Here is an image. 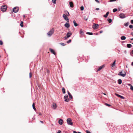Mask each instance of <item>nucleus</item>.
Returning a JSON list of instances; mask_svg holds the SVG:
<instances>
[{
	"mask_svg": "<svg viewBox=\"0 0 133 133\" xmlns=\"http://www.w3.org/2000/svg\"><path fill=\"white\" fill-rule=\"evenodd\" d=\"M61 132V131L60 130H59L57 133H60Z\"/></svg>",
	"mask_w": 133,
	"mask_h": 133,
	"instance_id": "nucleus-53",
	"label": "nucleus"
},
{
	"mask_svg": "<svg viewBox=\"0 0 133 133\" xmlns=\"http://www.w3.org/2000/svg\"><path fill=\"white\" fill-rule=\"evenodd\" d=\"M60 44L63 46H64L65 45H66V44H64L63 43H60Z\"/></svg>",
	"mask_w": 133,
	"mask_h": 133,
	"instance_id": "nucleus-32",
	"label": "nucleus"
},
{
	"mask_svg": "<svg viewBox=\"0 0 133 133\" xmlns=\"http://www.w3.org/2000/svg\"><path fill=\"white\" fill-rule=\"evenodd\" d=\"M23 22L22 21L21 22V23L20 24V25L22 27H23Z\"/></svg>",
	"mask_w": 133,
	"mask_h": 133,
	"instance_id": "nucleus-29",
	"label": "nucleus"
},
{
	"mask_svg": "<svg viewBox=\"0 0 133 133\" xmlns=\"http://www.w3.org/2000/svg\"><path fill=\"white\" fill-rule=\"evenodd\" d=\"M127 47L129 48H130L131 46V45L130 44H127Z\"/></svg>",
	"mask_w": 133,
	"mask_h": 133,
	"instance_id": "nucleus-25",
	"label": "nucleus"
},
{
	"mask_svg": "<svg viewBox=\"0 0 133 133\" xmlns=\"http://www.w3.org/2000/svg\"><path fill=\"white\" fill-rule=\"evenodd\" d=\"M7 8V7L6 5H3L1 7V10L3 12L5 11Z\"/></svg>",
	"mask_w": 133,
	"mask_h": 133,
	"instance_id": "nucleus-3",
	"label": "nucleus"
},
{
	"mask_svg": "<svg viewBox=\"0 0 133 133\" xmlns=\"http://www.w3.org/2000/svg\"><path fill=\"white\" fill-rule=\"evenodd\" d=\"M19 9V8L16 6L14 8L13 10V11L15 13H16L18 12Z\"/></svg>",
	"mask_w": 133,
	"mask_h": 133,
	"instance_id": "nucleus-7",
	"label": "nucleus"
},
{
	"mask_svg": "<svg viewBox=\"0 0 133 133\" xmlns=\"http://www.w3.org/2000/svg\"><path fill=\"white\" fill-rule=\"evenodd\" d=\"M128 85L129 86H130V87H131V86H132V85L130 84H128Z\"/></svg>",
	"mask_w": 133,
	"mask_h": 133,
	"instance_id": "nucleus-55",
	"label": "nucleus"
},
{
	"mask_svg": "<svg viewBox=\"0 0 133 133\" xmlns=\"http://www.w3.org/2000/svg\"><path fill=\"white\" fill-rule=\"evenodd\" d=\"M58 123L60 125H62L63 123V121L62 119H60L58 121Z\"/></svg>",
	"mask_w": 133,
	"mask_h": 133,
	"instance_id": "nucleus-13",
	"label": "nucleus"
},
{
	"mask_svg": "<svg viewBox=\"0 0 133 133\" xmlns=\"http://www.w3.org/2000/svg\"><path fill=\"white\" fill-rule=\"evenodd\" d=\"M118 75L119 76H121L123 77H124L126 76V73L124 72L123 73L122 71H121L119 72Z\"/></svg>",
	"mask_w": 133,
	"mask_h": 133,
	"instance_id": "nucleus-5",
	"label": "nucleus"
},
{
	"mask_svg": "<svg viewBox=\"0 0 133 133\" xmlns=\"http://www.w3.org/2000/svg\"><path fill=\"white\" fill-rule=\"evenodd\" d=\"M131 35H132V36H133V32H131Z\"/></svg>",
	"mask_w": 133,
	"mask_h": 133,
	"instance_id": "nucleus-60",
	"label": "nucleus"
},
{
	"mask_svg": "<svg viewBox=\"0 0 133 133\" xmlns=\"http://www.w3.org/2000/svg\"><path fill=\"white\" fill-rule=\"evenodd\" d=\"M67 123L68 125H72L73 123L72 122V120L70 118H68L67 119Z\"/></svg>",
	"mask_w": 133,
	"mask_h": 133,
	"instance_id": "nucleus-1",
	"label": "nucleus"
},
{
	"mask_svg": "<svg viewBox=\"0 0 133 133\" xmlns=\"http://www.w3.org/2000/svg\"><path fill=\"white\" fill-rule=\"evenodd\" d=\"M52 106L54 109H55L56 108L57 106L55 103H53L52 105Z\"/></svg>",
	"mask_w": 133,
	"mask_h": 133,
	"instance_id": "nucleus-15",
	"label": "nucleus"
},
{
	"mask_svg": "<svg viewBox=\"0 0 133 133\" xmlns=\"http://www.w3.org/2000/svg\"><path fill=\"white\" fill-rule=\"evenodd\" d=\"M116 95L117 96H118V97H120L121 98H122V99H124V97L121 95H119L117 94H116Z\"/></svg>",
	"mask_w": 133,
	"mask_h": 133,
	"instance_id": "nucleus-17",
	"label": "nucleus"
},
{
	"mask_svg": "<svg viewBox=\"0 0 133 133\" xmlns=\"http://www.w3.org/2000/svg\"><path fill=\"white\" fill-rule=\"evenodd\" d=\"M39 114L40 115H42V114H41V113H39Z\"/></svg>",
	"mask_w": 133,
	"mask_h": 133,
	"instance_id": "nucleus-58",
	"label": "nucleus"
},
{
	"mask_svg": "<svg viewBox=\"0 0 133 133\" xmlns=\"http://www.w3.org/2000/svg\"><path fill=\"white\" fill-rule=\"evenodd\" d=\"M64 26L66 28H68L70 27V25L69 23H66L65 24Z\"/></svg>",
	"mask_w": 133,
	"mask_h": 133,
	"instance_id": "nucleus-14",
	"label": "nucleus"
},
{
	"mask_svg": "<svg viewBox=\"0 0 133 133\" xmlns=\"http://www.w3.org/2000/svg\"><path fill=\"white\" fill-rule=\"evenodd\" d=\"M86 132L87 133H91V132L88 130H86Z\"/></svg>",
	"mask_w": 133,
	"mask_h": 133,
	"instance_id": "nucleus-46",
	"label": "nucleus"
},
{
	"mask_svg": "<svg viewBox=\"0 0 133 133\" xmlns=\"http://www.w3.org/2000/svg\"><path fill=\"white\" fill-rule=\"evenodd\" d=\"M109 11H108V12H107V13H106V15H109Z\"/></svg>",
	"mask_w": 133,
	"mask_h": 133,
	"instance_id": "nucleus-50",
	"label": "nucleus"
},
{
	"mask_svg": "<svg viewBox=\"0 0 133 133\" xmlns=\"http://www.w3.org/2000/svg\"><path fill=\"white\" fill-rule=\"evenodd\" d=\"M31 72H30L29 73V77L30 78L31 77Z\"/></svg>",
	"mask_w": 133,
	"mask_h": 133,
	"instance_id": "nucleus-43",
	"label": "nucleus"
},
{
	"mask_svg": "<svg viewBox=\"0 0 133 133\" xmlns=\"http://www.w3.org/2000/svg\"><path fill=\"white\" fill-rule=\"evenodd\" d=\"M80 34L82 35H83L84 34L83 32L82 31V29H81L80 30Z\"/></svg>",
	"mask_w": 133,
	"mask_h": 133,
	"instance_id": "nucleus-27",
	"label": "nucleus"
},
{
	"mask_svg": "<svg viewBox=\"0 0 133 133\" xmlns=\"http://www.w3.org/2000/svg\"><path fill=\"white\" fill-rule=\"evenodd\" d=\"M133 40V38H132V39H131V41H132V40Z\"/></svg>",
	"mask_w": 133,
	"mask_h": 133,
	"instance_id": "nucleus-64",
	"label": "nucleus"
},
{
	"mask_svg": "<svg viewBox=\"0 0 133 133\" xmlns=\"http://www.w3.org/2000/svg\"><path fill=\"white\" fill-rule=\"evenodd\" d=\"M105 104L106 105H107V106H108V107H109V106H110V105L108 103H106Z\"/></svg>",
	"mask_w": 133,
	"mask_h": 133,
	"instance_id": "nucleus-41",
	"label": "nucleus"
},
{
	"mask_svg": "<svg viewBox=\"0 0 133 133\" xmlns=\"http://www.w3.org/2000/svg\"><path fill=\"white\" fill-rule=\"evenodd\" d=\"M73 23L75 26H76L78 25V24L76 23V22L75 21H73Z\"/></svg>",
	"mask_w": 133,
	"mask_h": 133,
	"instance_id": "nucleus-21",
	"label": "nucleus"
},
{
	"mask_svg": "<svg viewBox=\"0 0 133 133\" xmlns=\"http://www.w3.org/2000/svg\"><path fill=\"white\" fill-rule=\"evenodd\" d=\"M86 34H87L90 35H93V33L92 32H87Z\"/></svg>",
	"mask_w": 133,
	"mask_h": 133,
	"instance_id": "nucleus-31",
	"label": "nucleus"
},
{
	"mask_svg": "<svg viewBox=\"0 0 133 133\" xmlns=\"http://www.w3.org/2000/svg\"><path fill=\"white\" fill-rule=\"evenodd\" d=\"M103 31L102 30H101L99 32L100 33H102L103 32Z\"/></svg>",
	"mask_w": 133,
	"mask_h": 133,
	"instance_id": "nucleus-54",
	"label": "nucleus"
},
{
	"mask_svg": "<svg viewBox=\"0 0 133 133\" xmlns=\"http://www.w3.org/2000/svg\"><path fill=\"white\" fill-rule=\"evenodd\" d=\"M40 122L42 123H43V121H40Z\"/></svg>",
	"mask_w": 133,
	"mask_h": 133,
	"instance_id": "nucleus-59",
	"label": "nucleus"
},
{
	"mask_svg": "<svg viewBox=\"0 0 133 133\" xmlns=\"http://www.w3.org/2000/svg\"><path fill=\"white\" fill-rule=\"evenodd\" d=\"M129 27L130 29H132L133 27V26L132 25H130L129 26Z\"/></svg>",
	"mask_w": 133,
	"mask_h": 133,
	"instance_id": "nucleus-36",
	"label": "nucleus"
},
{
	"mask_svg": "<svg viewBox=\"0 0 133 133\" xmlns=\"http://www.w3.org/2000/svg\"><path fill=\"white\" fill-rule=\"evenodd\" d=\"M69 4L71 7L72 8L74 6L72 2H70Z\"/></svg>",
	"mask_w": 133,
	"mask_h": 133,
	"instance_id": "nucleus-18",
	"label": "nucleus"
},
{
	"mask_svg": "<svg viewBox=\"0 0 133 133\" xmlns=\"http://www.w3.org/2000/svg\"><path fill=\"white\" fill-rule=\"evenodd\" d=\"M122 81L120 79H119L118 80V84H120L122 83Z\"/></svg>",
	"mask_w": 133,
	"mask_h": 133,
	"instance_id": "nucleus-22",
	"label": "nucleus"
},
{
	"mask_svg": "<svg viewBox=\"0 0 133 133\" xmlns=\"http://www.w3.org/2000/svg\"><path fill=\"white\" fill-rule=\"evenodd\" d=\"M72 33L70 32H67L66 34V36H65L64 37V39H66L67 38L70 37L72 35Z\"/></svg>",
	"mask_w": 133,
	"mask_h": 133,
	"instance_id": "nucleus-4",
	"label": "nucleus"
},
{
	"mask_svg": "<svg viewBox=\"0 0 133 133\" xmlns=\"http://www.w3.org/2000/svg\"><path fill=\"white\" fill-rule=\"evenodd\" d=\"M71 41V39L69 40L68 41H67V43H70Z\"/></svg>",
	"mask_w": 133,
	"mask_h": 133,
	"instance_id": "nucleus-35",
	"label": "nucleus"
},
{
	"mask_svg": "<svg viewBox=\"0 0 133 133\" xmlns=\"http://www.w3.org/2000/svg\"><path fill=\"white\" fill-rule=\"evenodd\" d=\"M56 0H52V2L54 3V4H56Z\"/></svg>",
	"mask_w": 133,
	"mask_h": 133,
	"instance_id": "nucleus-37",
	"label": "nucleus"
},
{
	"mask_svg": "<svg viewBox=\"0 0 133 133\" xmlns=\"http://www.w3.org/2000/svg\"><path fill=\"white\" fill-rule=\"evenodd\" d=\"M99 10V9L98 8H96V10Z\"/></svg>",
	"mask_w": 133,
	"mask_h": 133,
	"instance_id": "nucleus-51",
	"label": "nucleus"
},
{
	"mask_svg": "<svg viewBox=\"0 0 133 133\" xmlns=\"http://www.w3.org/2000/svg\"><path fill=\"white\" fill-rule=\"evenodd\" d=\"M116 0H110L109 2H112L113 1H116Z\"/></svg>",
	"mask_w": 133,
	"mask_h": 133,
	"instance_id": "nucleus-44",
	"label": "nucleus"
},
{
	"mask_svg": "<svg viewBox=\"0 0 133 133\" xmlns=\"http://www.w3.org/2000/svg\"><path fill=\"white\" fill-rule=\"evenodd\" d=\"M62 90L63 92V94H65V89L64 88V87L62 88Z\"/></svg>",
	"mask_w": 133,
	"mask_h": 133,
	"instance_id": "nucleus-23",
	"label": "nucleus"
},
{
	"mask_svg": "<svg viewBox=\"0 0 133 133\" xmlns=\"http://www.w3.org/2000/svg\"><path fill=\"white\" fill-rule=\"evenodd\" d=\"M63 17L64 19L67 22H69V19L67 17V16L65 15V14H63Z\"/></svg>",
	"mask_w": 133,
	"mask_h": 133,
	"instance_id": "nucleus-6",
	"label": "nucleus"
},
{
	"mask_svg": "<svg viewBox=\"0 0 133 133\" xmlns=\"http://www.w3.org/2000/svg\"><path fill=\"white\" fill-rule=\"evenodd\" d=\"M116 60H115L114 62L112 64H111V68L112 67H114V66H115V63L116 62Z\"/></svg>",
	"mask_w": 133,
	"mask_h": 133,
	"instance_id": "nucleus-12",
	"label": "nucleus"
},
{
	"mask_svg": "<svg viewBox=\"0 0 133 133\" xmlns=\"http://www.w3.org/2000/svg\"><path fill=\"white\" fill-rule=\"evenodd\" d=\"M68 95H65L64 97V98L65 99V101L66 102H68L69 101V100L68 98Z\"/></svg>",
	"mask_w": 133,
	"mask_h": 133,
	"instance_id": "nucleus-10",
	"label": "nucleus"
},
{
	"mask_svg": "<svg viewBox=\"0 0 133 133\" xmlns=\"http://www.w3.org/2000/svg\"><path fill=\"white\" fill-rule=\"evenodd\" d=\"M65 15L67 16H69L70 14L68 11H65Z\"/></svg>",
	"mask_w": 133,
	"mask_h": 133,
	"instance_id": "nucleus-19",
	"label": "nucleus"
},
{
	"mask_svg": "<svg viewBox=\"0 0 133 133\" xmlns=\"http://www.w3.org/2000/svg\"><path fill=\"white\" fill-rule=\"evenodd\" d=\"M108 16V15H106V14L104 15H103L104 17L105 18H107V17Z\"/></svg>",
	"mask_w": 133,
	"mask_h": 133,
	"instance_id": "nucleus-40",
	"label": "nucleus"
},
{
	"mask_svg": "<svg viewBox=\"0 0 133 133\" xmlns=\"http://www.w3.org/2000/svg\"><path fill=\"white\" fill-rule=\"evenodd\" d=\"M77 133H81V132H78Z\"/></svg>",
	"mask_w": 133,
	"mask_h": 133,
	"instance_id": "nucleus-63",
	"label": "nucleus"
},
{
	"mask_svg": "<svg viewBox=\"0 0 133 133\" xmlns=\"http://www.w3.org/2000/svg\"><path fill=\"white\" fill-rule=\"evenodd\" d=\"M99 26L98 24H94L92 26V28L94 29H96L98 28V27Z\"/></svg>",
	"mask_w": 133,
	"mask_h": 133,
	"instance_id": "nucleus-8",
	"label": "nucleus"
},
{
	"mask_svg": "<svg viewBox=\"0 0 133 133\" xmlns=\"http://www.w3.org/2000/svg\"><path fill=\"white\" fill-rule=\"evenodd\" d=\"M68 94L69 96L71 94H70V93L69 91L68 92Z\"/></svg>",
	"mask_w": 133,
	"mask_h": 133,
	"instance_id": "nucleus-52",
	"label": "nucleus"
},
{
	"mask_svg": "<svg viewBox=\"0 0 133 133\" xmlns=\"http://www.w3.org/2000/svg\"><path fill=\"white\" fill-rule=\"evenodd\" d=\"M121 39L123 40H125L126 39V37L125 36H122L121 37Z\"/></svg>",
	"mask_w": 133,
	"mask_h": 133,
	"instance_id": "nucleus-20",
	"label": "nucleus"
},
{
	"mask_svg": "<svg viewBox=\"0 0 133 133\" xmlns=\"http://www.w3.org/2000/svg\"><path fill=\"white\" fill-rule=\"evenodd\" d=\"M54 28H52L51 29L50 31L47 33L48 35L51 36L54 33Z\"/></svg>",
	"mask_w": 133,
	"mask_h": 133,
	"instance_id": "nucleus-2",
	"label": "nucleus"
},
{
	"mask_svg": "<svg viewBox=\"0 0 133 133\" xmlns=\"http://www.w3.org/2000/svg\"><path fill=\"white\" fill-rule=\"evenodd\" d=\"M49 50L51 53L53 54L54 55H56V53L55 52L54 50L51 48H50Z\"/></svg>",
	"mask_w": 133,
	"mask_h": 133,
	"instance_id": "nucleus-11",
	"label": "nucleus"
},
{
	"mask_svg": "<svg viewBox=\"0 0 133 133\" xmlns=\"http://www.w3.org/2000/svg\"><path fill=\"white\" fill-rule=\"evenodd\" d=\"M131 52L133 54V49L132 50Z\"/></svg>",
	"mask_w": 133,
	"mask_h": 133,
	"instance_id": "nucleus-61",
	"label": "nucleus"
},
{
	"mask_svg": "<svg viewBox=\"0 0 133 133\" xmlns=\"http://www.w3.org/2000/svg\"><path fill=\"white\" fill-rule=\"evenodd\" d=\"M120 17L122 19L125 18L126 17L125 14L123 13H121L119 15Z\"/></svg>",
	"mask_w": 133,
	"mask_h": 133,
	"instance_id": "nucleus-9",
	"label": "nucleus"
},
{
	"mask_svg": "<svg viewBox=\"0 0 133 133\" xmlns=\"http://www.w3.org/2000/svg\"><path fill=\"white\" fill-rule=\"evenodd\" d=\"M80 9L81 10H83L84 9V8L83 6H81L80 7Z\"/></svg>",
	"mask_w": 133,
	"mask_h": 133,
	"instance_id": "nucleus-34",
	"label": "nucleus"
},
{
	"mask_svg": "<svg viewBox=\"0 0 133 133\" xmlns=\"http://www.w3.org/2000/svg\"><path fill=\"white\" fill-rule=\"evenodd\" d=\"M24 17H25V15H24L23 16Z\"/></svg>",
	"mask_w": 133,
	"mask_h": 133,
	"instance_id": "nucleus-62",
	"label": "nucleus"
},
{
	"mask_svg": "<svg viewBox=\"0 0 133 133\" xmlns=\"http://www.w3.org/2000/svg\"><path fill=\"white\" fill-rule=\"evenodd\" d=\"M108 22L109 23H110L112 22V19H109L108 20Z\"/></svg>",
	"mask_w": 133,
	"mask_h": 133,
	"instance_id": "nucleus-33",
	"label": "nucleus"
},
{
	"mask_svg": "<svg viewBox=\"0 0 133 133\" xmlns=\"http://www.w3.org/2000/svg\"><path fill=\"white\" fill-rule=\"evenodd\" d=\"M69 97L70 98H71V99L73 97H72V96L71 94L70 95H69Z\"/></svg>",
	"mask_w": 133,
	"mask_h": 133,
	"instance_id": "nucleus-38",
	"label": "nucleus"
},
{
	"mask_svg": "<svg viewBox=\"0 0 133 133\" xmlns=\"http://www.w3.org/2000/svg\"><path fill=\"white\" fill-rule=\"evenodd\" d=\"M117 11V9L116 8L114 9L113 10V12H115Z\"/></svg>",
	"mask_w": 133,
	"mask_h": 133,
	"instance_id": "nucleus-30",
	"label": "nucleus"
},
{
	"mask_svg": "<svg viewBox=\"0 0 133 133\" xmlns=\"http://www.w3.org/2000/svg\"><path fill=\"white\" fill-rule=\"evenodd\" d=\"M109 11H108V12H107V13H106V15H109Z\"/></svg>",
	"mask_w": 133,
	"mask_h": 133,
	"instance_id": "nucleus-49",
	"label": "nucleus"
},
{
	"mask_svg": "<svg viewBox=\"0 0 133 133\" xmlns=\"http://www.w3.org/2000/svg\"><path fill=\"white\" fill-rule=\"evenodd\" d=\"M84 19L85 21H87L88 19V17L86 16H85L84 17Z\"/></svg>",
	"mask_w": 133,
	"mask_h": 133,
	"instance_id": "nucleus-28",
	"label": "nucleus"
},
{
	"mask_svg": "<svg viewBox=\"0 0 133 133\" xmlns=\"http://www.w3.org/2000/svg\"><path fill=\"white\" fill-rule=\"evenodd\" d=\"M49 72H50L47 69V71H46L47 73L48 74H49Z\"/></svg>",
	"mask_w": 133,
	"mask_h": 133,
	"instance_id": "nucleus-45",
	"label": "nucleus"
},
{
	"mask_svg": "<svg viewBox=\"0 0 133 133\" xmlns=\"http://www.w3.org/2000/svg\"><path fill=\"white\" fill-rule=\"evenodd\" d=\"M73 132L74 133H77V132L76 131H73Z\"/></svg>",
	"mask_w": 133,
	"mask_h": 133,
	"instance_id": "nucleus-56",
	"label": "nucleus"
},
{
	"mask_svg": "<svg viewBox=\"0 0 133 133\" xmlns=\"http://www.w3.org/2000/svg\"><path fill=\"white\" fill-rule=\"evenodd\" d=\"M130 22L131 24H133V20H131L130 21Z\"/></svg>",
	"mask_w": 133,
	"mask_h": 133,
	"instance_id": "nucleus-48",
	"label": "nucleus"
},
{
	"mask_svg": "<svg viewBox=\"0 0 133 133\" xmlns=\"http://www.w3.org/2000/svg\"><path fill=\"white\" fill-rule=\"evenodd\" d=\"M32 107L34 110H36V109L35 107V103H34L32 104Z\"/></svg>",
	"mask_w": 133,
	"mask_h": 133,
	"instance_id": "nucleus-26",
	"label": "nucleus"
},
{
	"mask_svg": "<svg viewBox=\"0 0 133 133\" xmlns=\"http://www.w3.org/2000/svg\"><path fill=\"white\" fill-rule=\"evenodd\" d=\"M131 65L133 66V62L131 64Z\"/></svg>",
	"mask_w": 133,
	"mask_h": 133,
	"instance_id": "nucleus-57",
	"label": "nucleus"
},
{
	"mask_svg": "<svg viewBox=\"0 0 133 133\" xmlns=\"http://www.w3.org/2000/svg\"><path fill=\"white\" fill-rule=\"evenodd\" d=\"M104 65H102L99 67L98 69H97V71H99L101 70L104 67Z\"/></svg>",
	"mask_w": 133,
	"mask_h": 133,
	"instance_id": "nucleus-16",
	"label": "nucleus"
},
{
	"mask_svg": "<svg viewBox=\"0 0 133 133\" xmlns=\"http://www.w3.org/2000/svg\"><path fill=\"white\" fill-rule=\"evenodd\" d=\"M96 2H97L98 3H99V1L98 0H95Z\"/></svg>",
	"mask_w": 133,
	"mask_h": 133,
	"instance_id": "nucleus-47",
	"label": "nucleus"
},
{
	"mask_svg": "<svg viewBox=\"0 0 133 133\" xmlns=\"http://www.w3.org/2000/svg\"><path fill=\"white\" fill-rule=\"evenodd\" d=\"M130 89L132 90H133V87L132 85L130 87Z\"/></svg>",
	"mask_w": 133,
	"mask_h": 133,
	"instance_id": "nucleus-42",
	"label": "nucleus"
},
{
	"mask_svg": "<svg viewBox=\"0 0 133 133\" xmlns=\"http://www.w3.org/2000/svg\"><path fill=\"white\" fill-rule=\"evenodd\" d=\"M3 44V43L2 41L1 40H0V45H2Z\"/></svg>",
	"mask_w": 133,
	"mask_h": 133,
	"instance_id": "nucleus-39",
	"label": "nucleus"
},
{
	"mask_svg": "<svg viewBox=\"0 0 133 133\" xmlns=\"http://www.w3.org/2000/svg\"><path fill=\"white\" fill-rule=\"evenodd\" d=\"M129 24V22H128L124 24V25L125 26H128Z\"/></svg>",
	"mask_w": 133,
	"mask_h": 133,
	"instance_id": "nucleus-24",
	"label": "nucleus"
}]
</instances>
